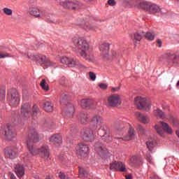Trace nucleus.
Wrapping results in <instances>:
<instances>
[{
  "label": "nucleus",
  "instance_id": "nucleus-47",
  "mask_svg": "<svg viewBox=\"0 0 179 179\" xmlns=\"http://www.w3.org/2000/svg\"><path fill=\"white\" fill-rule=\"evenodd\" d=\"M136 129L141 135H143V134H145V129H143V127H142V125L138 124L136 126Z\"/></svg>",
  "mask_w": 179,
  "mask_h": 179
},
{
  "label": "nucleus",
  "instance_id": "nucleus-44",
  "mask_svg": "<svg viewBox=\"0 0 179 179\" xmlns=\"http://www.w3.org/2000/svg\"><path fill=\"white\" fill-rule=\"evenodd\" d=\"M144 37L147 38V40H150V41H152V40H155V34L150 33V32H144Z\"/></svg>",
  "mask_w": 179,
  "mask_h": 179
},
{
  "label": "nucleus",
  "instance_id": "nucleus-13",
  "mask_svg": "<svg viewBox=\"0 0 179 179\" xmlns=\"http://www.w3.org/2000/svg\"><path fill=\"white\" fill-rule=\"evenodd\" d=\"M76 152L77 155L85 157V156H87V153L89 152V145L85 143H79L76 147Z\"/></svg>",
  "mask_w": 179,
  "mask_h": 179
},
{
  "label": "nucleus",
  "instance_id": "nucleus-7",
  "mask_svg": "<svg viewBox=\"0 0 179 179\" xmlns=\"http://www.w3.org/2000/svg\"><path fill=\"white\" fill-rule=\"evenodd\" d=\"M107 103L110 107H118V106H121V103H122L121 95L118 94H111L108 97Z\"/></svg>",
  "mask_w": 179,
  "mask_h": 179
},
{
  "label": "nucleus",
  "instance_id": "nucleus-43",
  "mask_svg": "<svg viewBox=\"0 0 179 179\" xmlns=\"http://www.w3.org/2000/svg\"><path fill=\"white\" fill-rule=\"evenodd\" d=\"M41 86L42 89H43V90H45V92H48V90H50V87H48V85L45 82V79L41 80Z\"/></svg>",
  "mask_w": 179,
  "mask_h": 179
},
{
  "label": "nucleus",
  "instance_id": "nucleus-58",
  "mask_svg": "<svg viewBox=\"0 0 179 179\" xmlns=\"http://www.w3.org/2000/svg\"><path fill=\"white\" fill-rule=\"evenodd\" d=\"M160 13H162V15H164L166 13H167V10H166L165 8H160Z\"/></svg>",
  "mask_w": 179,
  "mask_h": 179
},
{
  "label": "nucleus",
  "instance_id": "nucleus-5",
  "mask_svg": "<svg viewBox=\"0 0 179 179\" xmlns=\"http://www.w3.org/2000/svg\"><path fill=\"white\" fill-rule=\"evenodd\" d=\"M98 135H99L102 141H104L106 143H110L113 141V134L107 126H103L101 129H99Z\"/></svg>",
  "mask_w": 179,
  "mask_h": 179
},
{
  "label": "nucleus",
  "instance_id": "nucleus-31",
  "mask_svg": "<svg viewBox=\"0 0 179 179\" xmlns=\"http://www.w3.org/2000/svg\"><path fill=\"white\" fill-rule=\"evenodd\" d=\"M167 59L173 64H179V56L173 53L167 54Z\"/></svg>",
  "mask_w": 179,
  "mask_h": 179
},
{
  "label": "nucleus",
  "instance_id": "nucleus-57",
  "mask_svg": "<svg viewBox=\"0 0 179 179\" xmlns=\"http://www.w3.org/2000/svg\"><path fill=\"white\" fill-rule=\"evenodd\" d=\"M120 89H121V86H118V87H111V90L112 92H118L120 90Z\"/></svg>",
  "mask_w": 179,
  "mask_h": 179
},
{
  "label": "nucleus",
  "instance_id": "nucleus-45",
  "mask_svg": "<svg viewBox=\"0 0 179 179\" xmlns=\"http://www.w3.org/2000/svg\"><path fill=\"white\" fill-rule=\"evenodd\" d=\"M155 129L157 131V133L159 135H160V136H163L164 132H163V130L162 129V128H160V126H159L158 124H156L155 126Z\"/></svg>",
  "mask_w": 179,
  "mask_h": 179
},
{
  "label": "nucleus",
  "instance_id": "nucleus-62",
  "mask_svg": "<svg viewBox=\"0 0 179 179\" xmlns=\"http://www.w3.org/2000/svg\"><path fill=\"white\" fill-rule=\"evenodd\" d=\"M125 177L126 179H132V176L131 175H127Z\"/></svg>",
  "mask_w": 179,
  "mask_h": 179
},
{
  "label": "nucleus",
  "instance_id": "nucleus-37",
  "mask_svg": "<svg viewBox=\"0 0 179 179\" xmlns=\"http://www.w3.org/2000/svg\"><path fill=\"white\" fill-rule=\"evenodd\" d=\"M84 29L87 31H97V27H96V26H94V23L90 24V23H87L85 24Z\"/></svg>",
  "mask_w": 179,
  "mask_h": 179
},
{
  "label": "nucleus",
  "instance_id": "nucleus-50",
  "mask_svg": "<svg viewBox=\"0 0 179 179\" xmlns=\"http://www.w3.org/2000/svg\"><path fill=\"white\" fill-rule=\"evenodd\" d=\"M89 76H90V80H92V82H94V80H96V73H94V72L90 71Z\"/></svg>",
  "mask_w": 179,
  "mask_h": 179
},
{
  "label": "nucleus",
  "instance_id": "nucleus-32",
  "mask_svg": "<svg viewBox=\"0 0 179 179\" xmlns=\"http://www.w3.org/2000/svg\"><path fill=\"white\" fill-rule=\"evenodd\" d=\"M148 13L152 15L155 13H160V7L151 3L150 5V8L148 9Z\"/></svg>",
  "mask_w": 179,
  "mask_h": 179
},
{
  "label": "nucleus",
  "instance_id": "nucleus-11",
  "mask_svg": "<svg viewBox=\"0 0 179 179\" xmlns=\"http://www.w3.org/2000/svg\"><path fill=\"white\" fill-rule=\"evenodd\" d=\"M10 106L11 107H16L19 105L20 98L19 97V92L14 91L10 95L8 96Z\"/></svg>",
  "mask_w": 179,
  "mask_h": 179
},
{
  "label": "nucleus",
  "instance_id": "nucleus-63",
  "mask_svg": "<svg viewBox=\"0 0 179 179\" xmlns=\"http://www.w3.org/2000/svg\"><path fill=\"white\" fill-rule=\"evenodd\" d=\"M124 3L127 5V3H129V1H128L127 0H124Z\"/></svg>",
  "mask_w": 179,
  "mask_h": 179
},
{
  "label": "nucleus",
  "instance_id": "nucleus-20",
  "mask_svg": "<svg viewBox=\"0 0 179 179\" xmlns=\"http://www.w3.org/2000/svg\"><path fill=\"white\" fill-rule=\"evenodd\" d=\"M17 155L16 148L9 147L5 150V156L7 159H15Z\"/></svg>",
  "mask_w": 179,
  "mask_h": 179
},
{
  "label": "nucleus",
  "instance_id": "nucleus-38",
  "mask_svg": "<svg viewBox=\"0 0 179 179\" xmlns=\"http://www.w3.org/2000/svg\"><path fill=\"white\" fill-rule=\"evenodd\" d=\"M40 114V109L37 105H34L32 107V117L34 120H37V115Z\"/></svg>",
  "mask_w": 179,
  "mask_h": 179
},
{
  "label": "nucleus",
  "instance_id": "nucleus-56",
  "mask_svg": "<svg viewBox=\"0 0 179 179\" xmlns=\"http://www.w3.org/2000/svg\"><path fill=\"white\" fill-rule=\"evenodd\" d=\"M108 3L110 6H115V5L117 4V3L114 0H108Z\"/></svg>",
  "mask_w": 179,
  "mask_h": 179
},
{
  "label": "nucleus",
  "instance_id": "nucleus-3",
  "mask_svg": "<svg viewBox=\"0 0 179 179\" xmlns=\"http://www.w3.org/2000/svg\"><path fill=\"white\" fill-rule=\"evenodd\" d=\"M73 44L78 51V55H80L82 52H86L89 51L90 45L87 41L83 38H73Z\"/></svg>",
  "mask_w": 179,
  "mask_h": 179
},
{
  "label": "nucleus",
  "instance_id": "nucleus-24",
  "mask_svg": "<svg viewBox=\"0 0 179 179\" xmlns=\"http://www.w3.org/2000/svg\"><path fill=\"white\" fill-rule=\"evenodd\" d=\"M136 117L140 122H142V124H149V121H150L148 115H145L139 112L136 113Z\"/></svg>",
  "mask_w": 179,
  "mask_h": 179
},
{
  "label": "nucleus",
  "instance_id": "nucleus-60",
  "mask_svg": "<svg viewBox=\"0 0 179 179\" xmlns=\"http://www.w3.org/2000/svg\"><path fill=\"white\" fill-rule=\"evenodd\" d=\"M112 57L113 58H117V52L115 51L112 52Z\"/></svg>",
  "mask_w": 179,
  "mask_h": 179
},
{
  "label": "nucleus",
  "instance_id": "nucleus-48",
  "mask_svg": "<svg viewBox=\"0 0 179 179\" xmlns=\"http://www.w3.org/2000/svg\"><path fill=\"white\" fill-rule=\"evenodd\" d=\"M3 12H4V13L6 15H7L8 16H10V15H12V13H13V11L10 8H4L3 9Z\"/></svg>",
  "mask_w": 179,
  "mask_h": 179
},
{
  "label": "nucleus",
  "instance_id": "nucleus-16",
  "mask_svg": "<svg viewBox=\"0 0 179 179\" xmlns=\"http://www.w3.org/2000/svg\"><path fill=\"white\" fill-rule=\"evenodd\" d=\"M110 170H113L114 171H121L122 173L127 171V169L125 168V164L120 162H115L110 164Z\"/></svg>",
  "mask_w": 179,
  "mask_h": 179
},
{
  "label": "nucleus",
  "instance_id": "nucleus-4",
  "mask_svg": "<svg viewBox=\"0 0 179 179\" xmlns=\"http://www.w3.org/2000/svg\"><path fill=\"white\" fill-rule=\"evenodd\" d=\"M62 64L67 65L69 68H79L80 69H85L86 68L85 65L79 62V60L73 57H63L61 59Z\"/></svg>",
  "mask_w": 179,
  "mask_h": 179
},
{
  "label": "nucleus",
  "instance_id": "nucleus-49",
  "mask_svg": "<svg viewBox=\"0 0 179 179\" xmlns=\"http://www.w3.org/2000/svg\"><path fill=\"white\" fill-rule=\"evenodd\" d=\"M67 131H69V134L72 135V134H76V128L73 126H70L68 129Z\"/></svg>",
  "mask_w": 179,
  "mask_h": 179
},
{
  "label": "nucleus",
  "instance_id": "nucleus-23",
  "mask_svg": "<svg viewBox=\"0 0 179 179\" xmlns=\"http://www.w3.org/2000/svg\"><path fill=\"white\" fill-rule=\"evenodd\" d=\"M75 113V108L73 104L68 103L65 112H64V115L68 118H72L73 117V113Z\"/></svg>",
  "mask_w": 179,
  "mask_h": 179
},
{
  "label": "nucleus",
  "instance_id": "nucleus-9",
  "mask_svg": "<svg viewBox=\"0 0 179 179\" xmlns=\"http://www.w3.org/2000/svg\"><path fill=\"white\" fill-rule=\"evenodd\" d=\"M103 122H104V119H103L99 115H94L91 120V124L94 129L99 130L101 129V127H106V125H103Z\"/></svg>",
  "mask_w": 179,
  "mask_h": 179
},
{
  "label": "nucleus",
  "instance_id": "nucleus-10",
  "mask_svg": "<svg viewBox=\"0 0 179 179\" xmlns=\"http://www.w3.org/2000/svg\"><path fill=\"white\" fill-rule=\"evenodd\" d=\"M81 136L85 142H92V141H94V134H93V130L90 129H83L81 131Z\"/></svg>",
  "mask_w": 179,
  "mask_h": 179
},
{
  "label": "nucleus",
  "instance_id": "nucleus-17",
  "mask_svg": "<svg viewBox=\"0 0 179 179\" xmlns=\"http://www.w3.org/2000/svg\"><path fill=\"white\" fill-rule=\"evenodd\" d=\"M21 113L24 118H29L31 115V106L29 103H24L21 108Z\"/></svg>",
  "mask_w": 179,
  "mask_h": 179
},
{
  "label": "nucleus",
  "instance_id": "nucleus-36",
  "mask_svg": "<svg viewBox=\"0 0 179 179\" xmlns=\"http://www.w3.org/2000/svg\"><path fill=\"white\" fill-rule=\"evenodd\" d=\"M154 115L158 119L164 120L166 118V115L160 109H156L154 110Z\"/></svg>",
  "mask_w": 179,
  "mask_h": 179
},
{
  "label": "nucleus",
  "instance_id": "nucleus-18",
  "mask_svg": "<svg viewBox=\"0 0 179 179\" xmlns=\"http://www.w3.org/2000/svg\"><path fill=\"white\" fill-rule=\"evenodd\" d=\"M101 55L103 58H108V51L110 50V44L107 43H102L99 47Z\"/></svg>",
  "mask_w": 179,
  "mask_h": 179
},
{
  "label": "nucleus",
  "instance_id": "nucleus-35",
  "mask_svg": "<svg viewBox=\"0 0 179 179\" xmlns=\"http://www.w3.org/2000/svg\"><path fill=\"white\" fill-rule=\"evenodd\" d=\"M43 16L41 17V19H45L48 22H54V15L47 13L46 11H43Z\"/></svg>",
  "mask_w": 179,
  "mask_h": 179
},
{
  "label": "nucleus",
  "instance_id": "nucleus-40",
  "mask_svg": "<svg viewBox=\"0 0 179 179\" xmlns=\"http://www.w3.org/2000/svg\"><path fill=\"white\" fill-rule=\"evenodd\" d=\"M134 40H136V41H141V40H142V37H143L145 36V32L143 31H137L136 33H134Z\"/></svg>",
  "mask_w": 179,
  "mask_h": 179
},
{
  "label": "nucleus",
  "instance_id": "nucleus-26",
  "mask_svg": "<svg viewBox=\"0 0 179 179\" xmlns=\"http://www.w3.org/2000/svg\"><path fill=\"white\" fill-rule=\"evenodd\" d=\"M15 170L19 178H22V177L24 176V167H23V165L17 164L15 167Z\"/></svg>",
  "mask_w": 179,
  "mask_h": 179
},
{
  "label": "nucleus",
  "instance_id": "nucleus-2",
  "mask_svg": "<svg viewBox=\"0 0 179 179\" xmlns=\"http://www.w3.org/2000/svg\"><path fill=\"white\" fill-rule=\"evenodd\" d=\"M38 141L39 138L37 131H36L35 129L29 130L27 145L31 156H36L37 155V152H33V149H34V143H36V142H38Z\"/></svg>",
  "mask_w": 179,
  "mask_h": 179
},
{
  "label": "nucleus",
  "instance_id": "nucleus-19",
  "mask_svg": "<svg viewBox=\"0 0 179 179\" xmlns=\"http://www.w3.org/2000/svg\"><path fill=\"white\" fill-rule=\"evenodd\" d=\"M79 56L81 57V58H83V59H85V61H87V62H96L94 55L90 52H83Z\"/></svg>",
  "mask_w": 179,
  "mask_h": 179
},
{
  "label": "nucleus",
  "instance_id": "nucleus-27",
  "mask_svg": "<svg viewBox=\"0 0 179 179\" xmlns=\"http://www.w3.org/2000/svg\"><path fill=\"white\" fill-rule=\"evenodd\" d=\"M78 121L81 122V124H87L89 122V116L85 112H81L78 115Z\"/></svg>",
  "mask_w": 179,
  "mask_h": 179
},
{
  "label": "nucleus",
  "instance_id": "nucleus-8",
  "mask_svg": "<svg viewBox=\"0 0 179 179\" xmlns=\"http://www.w3.org/2000/svg\"><path fill=\"white\" fill-rule=\"evenodd\" d=\"M1 134L6 139H8V141H12L13 138H16V132L13 130L12 126H6L3 127Z\"/></svg>",
  "mask_w": 179,
  "mask_h": 179
},
{
  "label": "nucleus",
  "instance_id": "nucleus-21",
  "mask_svg": "<svg viewBox=\"0 0 179 179\" xmlns=\"http://www.w3.org/2000/svg\"><path fill=\"white\" fill-rule=\"evenodd\" d=\"M95 150L101 155H106V153H107V148H106V145L101 141H98L95 144Z\"/></svg>",
  "mask_w": 179,
  "mask_h": 179
},
{
  "label": "nucleus",
  "instance_id": "nucleus-6",
  "mask_svg": "<svg viewBox=\"0 0 179 179\" xmlns=\"http://www.w3.org/2000/svg\"><path fill=\"white\" fill-rule=\"evenodd\" d=\"M134 103L139 110H145L146 111L150 110V101L145 98L137 96L134 99Z\"/></svg>",
  "mask_w": 179,
  "mask_h": 179
},
{
  "label": "nucleus",
  "instance_id": "nucleus-59",
  "mask_svg": "<svg viewBox=\"0 0 179 179\" xmlns=\"http://www.w3.org/2000/svg\"><path fill=\"white\" fill-rule=\"evenodd\" d=\"M9 177L10 179H17L16 178V176H15V174L12 173H9Z\"/></svg>",
  "mask_w": 179,
  "mask_h": 179
},
{
  "label": "nucleus",
  "instance_id": "nucleus-42",
  "mask_svg": "<svg viewBox=\"0 0 179 179\" xmlns=\"http://www.w3.org/2000/svg\"><path fill=\"white\" fill-rule=\"evenodd\" d=\"M6 96V89L5 87H0V101L5 100Z\"/></svg>",
  "mask_w": 179,
  "mask_h": 179
},
{
  "label": "nucleus",
  "instance_id": "nucleus-41",
  "mask_svg": "<svg viewBox=\"0 0 179 179\" xmlns=\"http://www.w3.org/2000/svg\"><path fill=\"white\" fill-rule=\"evenodd\" d=\"M147 148L150 150V152H152L153 150V148L156 146V141H149L146 143Z\"/></svg>",
  "mask_w": 179,
  "mask_h": 179
},
{
  "label": "nucleus",
  "instance_id": "nucleus-51",
  "mask_svg": "<svg viewBox=\"0 0 179 179\" xmlns=\"http://www.w3.org/2000/svg\"><path fill=\"white\" fill-rule=\"evenodd\" d=\"M98 86L99 89H101L102 90H106V89L108 87V85L104 83H99Z\"/></svg>",
  "mask_w": 179,
  "mask_h": 179
},
{
  "label": "nucleus",
  "instance_id": "nucleus-64",
  "mask_svg": "<svg viewBox=\"0 0 179 179\" xmlns=\"http://www.w3.org/2000/svg\"><path fill=\"white\" fill-rule=\"evenodd\" d=\"M176 86H177V87H179V80L177 82Z\"/></svg>",
  "mask_w": 179,
  "mask_h": 179
},
{
  "label": "nucleus",
  "instance_id": "nucleus-1",
  "mask_svg": "<svg viewBox=\"0 0 179 179\" xmlns=\"http://www.w3.org/2000/svg\"><path fill=\"white\" fill-rule=\"evenodd\" d=\"M23 57L29 58L32 61H36L38 64H41V66H43V69L48 68V66H54V63L50 61L47 57L43 55H29V53L21 52Z\"/></svg>",
  "mask_w": 179,
  "mask_h": 179
},
{
  "label": "nucleus",
  "instance_id": "nucleus-55",
  "mask_svg": "<svg viewBox=\"0 0 179 179\" xmlns=\"http://www.w3.org/2000/svg\"><path fill=\"white\" fill-rule=\"evenodd\" d=\"M59 160H61V162H66V155H61L59 157Z\"/></svg>",
  "mask_w": 179,
  "mask_h": 179
},
{
  "label": "nucleus",
  "instance_id": "nucleus-33",
  "mask_svg": "<svg viewBox=\"0 0 179 179\" xmlns=\"http://www.w3.org/2000/svg\"><path fill=\"white\" fill-rule=\"evenodd\" d=\"M93 104H94V101L92 99H83L81 101V107L83 108H87L90 106H93Z\"/></svg>",
  "mask_w": 179,
  "mask_h": 179
},
{
  "label": "nucleus",
  "instance_id": "nucleus-12",
  "mask_svg": "<svg viewBox=\"0 0 179 179\" xmlns=\"http://www.w3.org/2000/svg\"><path fill=\"white\" fill-rule=\"evenodd\" d=\"M28 13L31 15V16H34L38 19H41V17L44 16V11L34 6H29Z\"/></svg>",
  "mask_w": 179,
  "mask_h": 179
},
{
  "label": "nucleus",
  "instance_id": "nucleus-22",
  "mask_svg": "<svg viewBox=\"0 0 179 179\" xmlns=\"http://www.w3.org/2000/svg\"><path fill=\"white\" fill-rule=\"evenodd\" d=\"M50 142L52 145L59 146L62 143V137L59 134H54L50 137Z\"/></svg>",
  "mask_w": 179,
  "mask_h": 179
},
{
  "label": "nucleus",
  "instance_id": "nucleus-39",
  "mask_svg": "<svg viewBox=\"0 0 179 179\" xmlns=\"http://www.w3.org/2000/svg\"><path fill=\"white\" fill-rule=\"evenodd\" d=\"M130 163L131 166L136 167V166H139V163H141V159L138 157L134 156L130 159Z\"/></svg>",
  "mask_w": 179,
  "mask_h": 179
},
{
  "label": "nucleus",
  "instance_id": "nucleus-61",
  "mask_svg": "<svg viewBox=\"0 0 179 179\" xmlns=\"http://www.w3.org/2000/svg\"><path fill=\"white\" fill-rule=\"evenodd\" d=\"M157 43L158 44V47H162V40L158 39Z\"/></svg>",
  "mask_w": 179,
  "mask_h": 179
},
{
  "label": "nucleus",
  "instance_id": "nucleus-52",
  "mask_svg": "<svg viewBox=\"0 0 179 179\" xmlns=\"http://www.w3.org/2000/svg\"><path fill=\"white\" fill-rule=\"evenodd\" d=\"M145 159L149 163H153V159L152 158L150 154H147Z\"/></svg>",
  "mask_w": 179,
  "mask_h": 179
},
{
  "label": "nucleus",
  "instance_id": "nucleus-15",
  "mask_svg": "<svg viewBox=\"0 0 179 179\" xmlns=\"http://www.w3.org/2000/svg\"><path fill=\"white\" fill-rule=\"evenodd\" d=\"M33 152H37L36 155H41L44 159H48L50 157V149L47 145H43L38 150L34 148Z\"/></svg>",
  "mask_w": 179,
  "mask_h": 179
},
{
  "label": "nucleus",
  "instance_id": "nucleus-14",
  "mask_svg": "<svg viewBox=\"0 0 179 179\" xmlns=\"http://www.w3.org/2000/svg\"><path fill=\"white\" fill-rule=\"evenodd\" d=\"M58 3L62 5L64 8L66 9H79L82 4H80L78 1H57Z\"/></svg>",
  "mask_w": 179,
  "mask_h": 179
},
{
  "label": "nucleus",
  "instance_id": "nucleus-34",
  "mask_svg": "<svg viewBox=\"0 0 179 179\" xmlns=\"http://www.w3.org/2000/svg\"><path fill=\"white\" fill-rule=\"evenodd\" d=\"M43 109L47 113H52L54 111V105L50 101H46L44 103Z\"/></svg>",
  "mask_w": 179,
  "mask_h": 179
},
{
  "label": "nucleus",
  "instance_id": "nucleus-53",
  "mask_svg": "<svg viewBox=\"0 0 179 179\" xmlns=\"http://www.w3.org/2000/svg\"><path fill=\"white\" fill-rule=\"evenodd\" d=\"M79 173L83 176H86L87 173H86V171L83 167H79Z\"/></svg>",
  "mask_w": 179,
  "mask_h": 179
},
{
  "label": "nucleus",
  "instance_id": "nucleus-30",
  "mask_svg": "<svg viewBox=\"0 0 179 179\" xmlns=\"http://www.w3.org/2000/svg\"><path fill=\"white\" fill-rule=\"evenodd\" d=\"M159 125L162 127L163 131H164L166 134H173V129H171V127H170L167 123L161 121L159 122Z\"/></svg>",
  "mask_w": 179,
  "mask_h": 179
},
{
  "label": "nucleus",
  "instance_id": "nucleus-46",
  "mask_svg": "<svg viewBox=\"0 0 179 179\" xmlns=\"http://www.w3.org/2000/svg\"><path fill=\"white\" fill-rule=\"evenodd\" d=\"M68 101V95L66 94H62L61 96L60 103L61 104H64V103H66Z\"/></svg>",
  "mask_w": 179,
  "mask_h": 179
},
{
  "label": "nucleus",
  "instance_id": "nucleus-29",
  "mask_svg": "<svg viewBox=\"0 0 179 179\" xmlns=\"http://www.w3.org/2000/svg\"><path fill=\"white\" fill-rule=\"evenodd\" d=\"M115 128V135H119L120 136L124 135V128H125V126H124L123 123H116Z\"/></svg>",
  "mask_w": 179,
  "mask_h": 179
},
{
  "label": "nucleus",
  "instance_id": "nucleus-54",
  "mask_svg": "<svg viewBox=\"0 0 179 179\" xmlns=\"http://www.w3.org/2000/svg\"><path fill=\"white\" fill-rule=\"evenodd\" d=\"M8 57H10L9 53H4L2 52H0V58H6Z\"/></svg>",
  "mask_w": 179,
  "mask_h": 179
},
{
  "label": "nucleus",
  "instance_id": "nucleus-28",
  "mask_svg": "<svg viewBox=\"0 0 179 179\" xmlns=\"http://www.w3.org/2000/svg\"><path fill=\"white\" fill-rule=\"evenodd\" d=\"M151 3L146 1H141L138 5V8L140 9H143V10H145L146 12L149 11V8H150Z\"/></svg>",
  "mask_w": 179,
  "mask_h": 179
},
{
  "label": "nucleus",
  "instance_id": "nucleus-25",
  "mask_svg": "<svg viewBox=\"0 0 179 179\" xmlns=\"http://www.w3.org/2000/svg\"><path fill=\"white\" fill-rule=\"evenodd\" d=\"M135 136V130L134 128L131 127L129 130L127 136L123 137V138H118L117 136H115V139H122V141H131L133 138Z\"/></svg>",
  "mask_w": 179,
  "mask_h": 179
}]
</instances>
